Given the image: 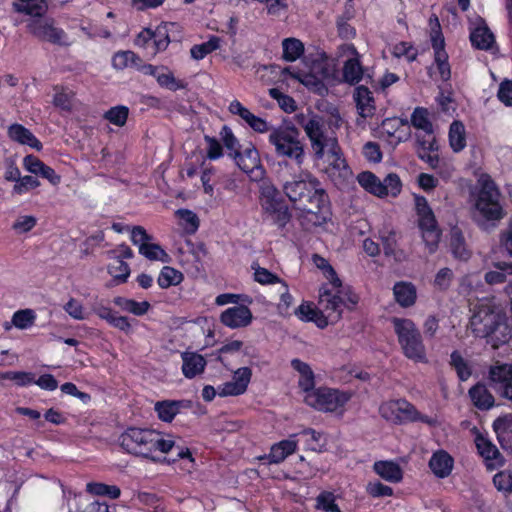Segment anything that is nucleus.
<instances>
[{
  "mask_svg": "<svg viewBox=\"0 0 512 512\" xmlns=\"http://www.w3.org/2000/svg\"><path fill=\"white\" fill-rule=\"evenodd\" d=\"M469 328L475 337L486 340L493 349L512 338V326L506 313L492 300L482 299L470 308Z\"/></svg>",
  "mask_w": 512,
  "mask_h": 512,
  "instance_id": "1",
  "label": "nucleus"
},
{
  "mask_svg": "<svg viewBox=\"0 0 512 512\" xmlns=\"http://www.w3.org/2000/svg\"><path fill=\"white\" fill-rule=\"evenodd\" d=\"M282 188L294 206L307 213H319L327 202V194L321 182L307 170L284 181Z\"/></svg>",
  "mask_w": 512,
  "mask_h": 512,
  "instance_id": "2",
  "label": "nucleus"
},
{
  "mask_svg": "<svg viewBox=\"0 0 512 512\" xmlns=\"http://www.w3.org/2000/svg\"><path fill=\"white\" fill-rule=\"evenodd\" d=\"M174 441L160 432L150 429L129 428L121 436V446L129 453L156 461L153 453L169 452Z\"/></svg>",
  "mask_w": 512,
  "mask_h": 512,
  "instance_id": "3",
  "label": "nucleus"
},
{
  "mask_svg": "<svg viewBox=\"0 0 512 512\" xmlns=\"http://www.w3.org/2000/svg\"><path fill=\"white\" fill-rule=\"evenodd\" d=\"M394 331L403 354L416 363H427L426 347L416 324L407 318L392 319Z\"/></svg>",
  "mask_w": 512,
  "mask_h": 512,
  "instance_id": "4",
  "label": "nucleus"
},
{
  "mask_svg": "<svg viewBox=\"0 0 512 512\" xmlns=\"http://www.w3.org/2000/svg\"><path fill=\"white\" fill-rule=\"evenodd\" d=\"M298 131L294 127H272L268 141L274 147L277 157L294 160L301 166L305 158L304 145L298 138Z\"/></svg>",
  "mask_w": 512,
  "mask_h": 512,
  "instance_id": "5",
  "label": "nucleus"
},
{
  "mask_svg": "<svg viewBox=\"0 0 512 512\" xmlns=\"http://www.w3.org/2000/svg\"><path fill=\"white\" fill-rule=\"evenodd\" d=\"M295 121L305 132L311 152L320 146H329V142L338 139L334 131H329L326 128L323 116L313 111L308 110L296 114Z\"/></svg>",
  "mask_w": 512,
  "mask_h": 512,
  "instance_id": "6",
  "label": "nucleus"
},
{
  "mask_svg": "<svg viewBox=\"0 0 512 512\" xmlns=\"http://www.w3.org/2000/svg\"><path fill=\"white\" fill-rule=\"evenodd\" d=\"M379 413L382 418L393 424L420 421L429 426H436L438 423L436 418L423 415L405 399L383 402L379 407Z\"/></svg>",
  "mask_w": 512,
  "mask_h": 512,
  "instance_id": "7",
  "label": "nucleus"
},
{
  "mask_svg": "<svg viewBox=\"0 0 512 512\" xmlns=\"http://www.w3.org/2000/svg\"><path fill=\"white\" fill-rule=\"evenodd\" d=\"M479 190L476 197L475 207L477 211L487 220H500L504 217L501 205V193L495 182L487 175L478 180Z\"/></svg>",
  "mask_w": 512,
  "mask_h": 512,
  "instance_id": "8",
  "label": "nucleus"
},
{
  "mask_svg": "<svg viewBox=\"0 0 512 512\" xmlns=\"http://www.w3.org/2000/svg\"><path fill=\"white\" fill-rule=\"evenodd\" d=\"M350 398L351 394L348 392L321 387L306 394L304 400L319 411L335 412L342 409Z\"/></svg>",
  "mask_w": 512,
  "mask_h": 512,
  "instance_id": "9",
  "label": "nucleus"
},
{
  "mask_svg": "<svg viewBox=\"0 0 512 512\" xmlns=\"http://www.w3.org/2000/svg\"><path fill=\"white\" fill-rule=\"evenodd\" d=\"M419 216L418 224L422 232V238L430 254L434 253L441 237V231L437 225L435 216L427 204L425 198H418L416 202Z\"/></svg>",
  "mask_w": 512,
  "mask_h": 512,
  "instance_id": "10",
  "label": "nucleus"
},
{
  "mask_svg": "<svg viewBox=\"0 0 512 512\" xmlns=\"http://www.w3.org/2000/svg\"><path fill=\"white\" fill-rule=\"evenodd\" d=\"M131 241L139 248V253L151 261L169 262V255L159 244L152 243L153 236L148 234L144 227L131 228Z\"/></svg>",
  "mask_w": 512,
  "mask_h": 512,
  "instance_id": "11",
  "label": "nucleus"
},
{
  "mask_svg": "<svg viewBox=\"0 0 512 512\" xmlns=\"http://www.w3.org/2000/svg\"><path fill=\"white\" fill-rule=\"evenodd\" d=\"M341 292H343L341 286L329 287L328 284L322 285L319 290L318 306L323 315L327 317L328 323L336 322L341 318L342 304L344 303Z\"/></svg>",
  "mask_w": 512,
  "mask_h": 512,
  "instance_id": "12",
  "label": "nucleus"
},
{
  "mask_svg": "<svg viewBox=\"0 0 512 512\" xmlns=\"http://www.w3.org/2000/svg\"><path fill=\"white\" fill-rule=\"evenodd\" d=\"M318 168L339 188L346 186L353 177L342 150Z\"/></svg>",
  "mask_w": 512,
  "mask_h": 512,
  "instance_id": "13",
  "label": "nucleus"
},
{
  "mask_svg": "<svg viewBox=\"0 0 512 512\" xmlns=\"http://www.w3.org/2000/svg\"><path fill=\"white\" fill-rule=\"evenodd\" d=\"M29 32L35 37L55 45H69L65 31L55 26L53 19H35L28 25Z\"/></svg>",
  "mask_w": 512,
  "mask_h": 512,
  "instance_id": "14",
  "label": "nucleus"
},
{
  "mask_svg": "<svg viewBox=\"0 0 512 512\" xmlns=\"http://www.w3.org/2000/svg\"><path fill=\"white\" fill-rule=\"evenodd\" d=\"M489 380L494 390L512 401V364L495 363L489 369Z\"/></svg>",
  "mask_w": 512,
  "mask_h": 512,
  "instance_id": "15",
  "label": "nucleus"
},
{
  "mask_svg": "<svg viewBox=\"0 0 512 512\" xmlns=\"http://www.w3.org/2000/svg\"><path fill=\"white\" fill-rule=\"evenodd\" d=\"M252 312L245 305H237L223 311L220 321L225 326L236 329L248 326L252 321Z\"/></svg>",
  "mask_w": 512,
  "mask_h": 512,
  "instance_id": "16",
  "label": "nucleus"
},
{
  "mask_svg": "<svg viewBox=\"0 0 512 512\" xmlns=\"http://www.w3.org/2000/svg\"><path fill=\"white\" fill-rule=\"evenodd\" d=\"M475 443L480 455L484 458L486 466L489 470L496 469L503 465L504 460L497 447L491 443L487 438L478 435Z\"/></svg>",
  "mask_w": 512,
  "mask_h": 512,
  "instance_id": "17",
  "label": "nucleus"
},
{
  "mask_svg": "<svg viewBox=\"0 0 512 512\" xmlns=\"http://www.w3.org/2000/svg\"><path fill=\"white\" fill-rule=\"evenodd\" d=\"M23 165L27 171L47 179L52 185H58L61 181V177L56 174L54 169L46 165L34 155L25 156L23 159Z\"/></svg>",
  "mask_w": 512,
  "mask_h": 512,
  "instance_id": "18",
  "label": "nucleus"
},
{
  "mask_svg": "<svg viewBox=\"0 0 512 512\" xmlns=\"http://www.w3.org/2000/svg\"><path fill=\"white\" fill-rule=\"evenodd\" d=\"M181 359L182 373L188 379L195 378L196 376L202 374L207 365L206 359L197 352H182Z\"/></svg>",
  "mask_w": 512,
  "mask_h": 512,
  "instance_id": "19",
  "label": "nucleus"
},
{
  "mask_svg": "<svg viewBox=\"0 0 512 512\" xmlns=\"http://www.w3.org/2000/svg\"><path fill=\"white\" fill-rule=\"evenodd\" d=\"M348 49L351 51L353 57L349 58L344 62L343 65V81L354 85L361 81L363 77V67L360 62V56L354 46H349Z\"/></svg>",
  "mask_w": 512,
  "mask_h": 512,
  "instance_id": "20",
  "label": "nucleus"
},
{
  "mask_svg": "<svg viewBox=\"0 0 512 512\" xmlns=\"http://www.w3.org/2000/svg\"><path fill=\"white\" fill-rule=\"evenodd\" d=\"M396 302L403 308L411 307L417 299V290L413 283L407 281L397 282L393 287Z\"/></svg>",
  "mask_w": 512,
  "mask_h": 512,
  "instance_id": "21",
  "label": "nucleus"
},
{
  "mask_svg": "<svg viewBox=\"0 0 512 512\" xmlns=\"http://www.w3.org/2000/svg\"><path fill=\"white\" fill-rule=\"evenodd\" d=\"M453 463V458L446 451L439 450L432 455L429 467L435 476L445 478L450 475Z\"/></svg>",
  "mask_w": 512,
  "mask_h": 512,
  "instance_id": "22",
  "label": "nucleus"
},
{
  "mask_svg": "<svg viewBox=\"0 0 512 512\" xmlns=\"http://www.w3.org/2000/svg\"><path fill=\"white\" fill-rule=\"evenodd\" d=\"M432 46L435 51V64L440 77L442 80L448 81L451 77V70L448 63V55L444 50V39L439 36L433 37Z\"/></svg>",
  "mask_w": 512,
  "mask_h": 512,
  "instance_id": "23",
  "label": "nucleus"
},
{
  "mask_svg": "<svg viewBox=\"0 0 512 512\" xmlns=\"http://www.w3.org/2000/svg\"><path fill=\"white\" fill-rule=\"evenodd\" d=\"M280 441L271 447L270 453L261 457L260 459H267L269 463H280L286 459L289 455L293 454L297 447V442L292 438Z\"/></svg>",
  "mask_w": 512,
  "mask_h": 512,
  "instance_id": "24",
  "label": "nucleus"
},
{
  "mask_svg": "<svg viewBox=\"0 0 512 512\" xmlns=\"http://www.w3.org/2000/svg\"><path fill=\"white\" fill-rule=\"evenodd\" d=\"M8 136L19 144L29 145L38 151L42 149L41 142L21 124H12L8 128Z\"/></svg>",
  "mask_w": 512,
  "mask_h": 512,
  "instance_id": "25",
  "label": "nucleus"
},
{
  "mask_svg": "<svg viewBox=\"0 0 512 512\" xmlns=\"http://www.w3.org/2000/svg\"><path fill=\"white\" fill-rule=\"evenodd\" d=\"M373 469L382 479L391 483L400 482L403 477L401 467L393 461H377Z\"/></svg>",
  "mask_w": 512,
  "mask_h": 512,
  "instance_id": "26",
  "label": "nucleus"
},
{
  "mask_svg": "<svg viewBox=\"0 0 512 512\" xmlns=\"http://www.w3.org/2000/svg\"><path fill=\"white\" fill-rule=\"evenodd\" d=\"M354 99L359 110V114L366 118L375 112L374 99L371 91L365 86H358L355 89Z\"/></svg>",
  "mask_w": 512,
  "mask_h": 512,
  "instance_id": "27",
  "label": "nucleus"
},
{
  "mask_svg": "<svg viewBox=\"0 0 512 512\" xmlns=\"http://www.w3.org/2000/svg\"><path fill=\"white\" fill-rule=\"evenodd\" d=\"M296 316L304 321H313L319 328L328 325L327 317L323 315L320 307L315 308L310 303H302L296 310Z\"/></svg>",
  "mask_w": 512,
  "mask_h": 512,
  "instance_id": "28",
  "label": "nucleus"
},
{
  "mask_svg": "<svg viewBox=\"0 0 512 512\" xmlns=\"http://www.w3.org/2000/svg\"><path fill=\"white\" fill-rule=\"evenodd\" d=\"M469 395L478 409L488 410L494 406L495 399L484 384L478 383L471 387Z\"/></svg>",
  "mask_w": 512,
  "mask_h": 512,
  "instance_id": "29",
  "label": "nucleus"
},
{
  "mask_svg": "<svg viewBox=\"0 0 512 512\" xmlns=\"http://www.w3.org/2000/svg\"><path fill=\"white\" fill-rule=\"evenodd\" d=\"M234 159L238 167L245 173H252L260 167V157L255 147H248L243 152L239 151Z\"/></svg>",
  "mask_w": 512,
  "mask_h": 512,
  "instance_id": "30",
  "label": "nucleus"
},
{
  "mask_svg": "<svg viewBox=\"0 0 512 512\" xmlns=\"http://www.w3.org/2000/svg\"><path fill=\"white\" fill-rule=\"evenodd\" d=\"M450 249L453 256L461 261H467L471 257L463 233L459 228H453L450 233Z\"/></svg>",
  "mask_w": 512,
  "mask_h": 512,
  "instance_id": "31",
  "label": "nucleus"
},
{
  "mask_svg": "<svg viewBox=\"0 0 512 512\" xmlns=\"http://www.w3.org/2000/svg\"><path fill=\"white\" fill-rule=\"evenodd\" d=\"M472 45L481 50L490 49L494 42V35L487 26H478L470 34Z\"/></svg>",
  "mask_w": 512,
  "mask_h": 512,
  "instance_id": "32",
  "label": "nucleus"
},
{
  "mask_svg": "<svg viewBox=\"0 0 512 512\" xmlns=\"http://www.w3.org/2000/svg\"><path fill=\"white\" fill-rule=\"evenodd\" d=\"M286 73H288L291 77L297 79L303 85L308 87L310 90L318 93L319 95H323L327 91V88L325 87L324 83L312 74L292 72L290 68H284L282 70V74Z\"/></svg>",
  "mask_w": 512,
  "mask_h": 512,
  "instance_id": "33",
  "label": "nucleus"
},
{
  "mask_svg": "<svg viewBox=\"0 0 512 512\" xmlns=\"http://www.w3.org/2000/svg\"><path fill=\"white\" fill-rule=\"evenodd\" d=\"M183 406V401L164 400L155 404V411L159 419L164 422H171Z\"/></svg>",
  "mask_w": 512,
  "mask_h": 512,
  "instance_id": "34",
  "label": "nucleus"
},
{
  "mask_svg": "<svg viewBox=\"0 0 512 512\" xmlns=\"http://www.w3.org/2000/svg\"><path fill=\"white\" fill-rule=\"evenodd\" d=\"M449 144L454 152H460L465 148L466 133L462 122L454 121L450 125Z\"/></svg>",
  "mask_w": 512,
  "mask_h": 512,
  "instance_id": "35",
  "label": "nucleus"
},
{
  "mask_svg": "<svg viewBox=\"0 0 512 512\" xmlns=\"http://www.w3.org/2000/svg\"><path fill=\"white\" fill-rule=\"evenodd\" d=\"M338 139L329 142V146H320L313 152H311L312 160L316 167H320L325 161L336 156L341 151Z\"/></svg>",
  "mask_w": 512,
  "mask_h": 512,
  "instance_id": "36",
  "label": "nucleus"
},
{
  "mask_svg": "<svg viewBox=\"0 0 512 512\" xmlns=\"http://www.w3.org/2000/svg\"><path fill=\"white\" fill-rule=\"evenodd\" d=\"M357 180L361 187L367 192L378 197H383L382 181L372 172L366 171L360 173L357 176Z\"/></svg>",
  "mask_w": 512,
  "mask_h": 512,
  "instance_id": "37",
  "label": "nucleus"
},
{
  "mask_svg": "<svg viewBox=\"0 0 512 512\" xmlns=\"http://www.w3.org/2000/svg\"><path fill=\"white\" fill-rule=\"evenodd\" d=\"M449 365L455 370L460 381H466L472 375L471 366L458 350L451 353Z\"/></svg>",
  "mask_w": 512,
  "mask_h": 512,
  "instance_id": "38",
  "label": "nucleus"
},
{
  "mask_svg": "<svg viewBox=\"0 0 512 512\" xmlns=\"http://www.w3.org/2000/svg\"><path fill=\"white\" fill-rule=\"evenodd\" d=\"M17 12L25 13L33 17H38L45 14L47 11V4L44 0H28L26 2H18L13 4Z\"/></svg>",
  "mask_w": 512,
  "mask_h": 512,
  "instance_id": "39",
  "label": "nucleus"
},
{
  "mask_svg": "<svg viewBox=\"0 0 512 512\" xmlns=\"http://www.w3.org/2000/svg\"><path fill=\"white\" fill-rule=\"evenodd\" d=\"M54 90V106L64 111H71L74 104L75 93L71 89L66 87L56 86Z\"/></svg>",
  "mask_w": 512,
  "mask_h": 512,
  "instance_id": "40",
  "label": "nucleus"
},
{
  "mask_svg": "<svg viewBox=\"0 0 512 512\" xmlns=\"http://www.w3.org/2000/svg\"><path fill=\"white\" fill-rule=\"evenodd\" d=\"M221 46V39L217 36H212L207 42L197 44L191 47L190 54L195 60H201L208 54L219 49Z\"/></svg>",
  "mask_w": 512,
  "mask_h": 512,
  "instance_id": "41",
  "label": "nucleus"
},
{
  "mask_svg": "<svg viewBox=\"0 0 512 512\" xmlns=\"http://www.w3.org/2000/svg\"><path fill=\"white\" fill-rule=\"evenodd\" d=\"M183 280V274L170 266H164L159 274L157 279L158 285L167 289L171 286H176L180 284Z\"/></svg>",
  "mask_w": 512,
  "mask_h": 512,
  "instance_id": "42",
  "label": "nucleus"
},
{
  "mask_svg": "<svg viewBox=\"0 0 512 512\" xmlns=\"http://www.w3.org/2000/svg\"><path fill=\"white\" fill-rule=\"evenodd\" d=\"M313 264L320 269L324 276L329 280V285L333 287H340L341 280L338 278L334 268L329 264V262L322 256L318 254H314L312 256Z\"/></svg>",
  "mask_w": 512,
  "mask_h": 512,
  "instance_id": "43",
  "label": "nucleus"
},
{
  "mask_svg": "<svg viewBox=\"0 0 512 512\" xmlns=\"http://www.w3.org/2000/svg\"><path fill=\"white\" fill-rule=\"evenodd\" d=\"M283 58L286 61L297 60L304 52L303 43L296 38H286L282 42Z\"/></svg>",
  "mask_w": 512,
  "mask_h": 512,
  "instance_id": "44",
  "label": "nucleus"
},
{
  "mask_svg": "<svg viewBox=\"0 0 512 512\" xmlns=\"http://www.w3.org/2000/svg\"><path fill=\"white\" fill-rule=\"evenodd\" d=\"M113 260L112 263L108 265V273L117 281L124 283L127 281L130 275V267L124 262L122 259L118 258H110Z\"/></svg>",
  "mask_w": 512,
  "mask_h": 512,
  "instance_id": "45",
  "label": "nucleus"
},
{
  "mask_svg": "<svg viewBox=\"0 0 512 512\" xmlns=\"http://www.w3.org/2000/svg\"><path fill=\"white\" fill-rule=\"evenodd\" d=\"M157 82L160 86L172 91L185 88L184 82L182 80L176 79L173 73L164 66L162 67L159 75H157Z\"/></svg>",
  "mask_w": 512,
  "mask_h": 512,
  "instance_id": "46",
  "label": "nucleus"
},
{
  "mask_svg": "<svg viewBox=\"0 0 512 512\" xmlns=\"http://www.w3.org/2000/svg\"><path fill=\"white\" fill-rule=\"evenodd\" d=\"M139 57L132 51L117 52L112 59V65L118 70L138 65Z\"/></svg>",
  "mask_w": 512,
  "mask_h": 512,
  "instance_id": "47",
  "label": "nucleus"
},
{
  "mask_svg": "<svg viewBox=\"0 0 512 512\" xmlns=\"http://www.w3.org/2000/svg\"><path fill=\"white\" fill-rule=\"evenodd\" d=\"M278 195H279V192L273 185H269V184L263 185L261 187L262 208L265 211L275 209V206L281 204L277 200Z\"/></svg>",
  "mask_w": 512,
  "mask_h": 512,
  "instance_id": "48",
  "label": "nucleus"
},
{
  "mask_svg": "<svg viewBox=\"0 0 512 512\" xmlns=\"http://www.w3.org/2000/svg\"><path fill=\"white\" fill-rule=\"evenodd\" d=\"M87 490L92 494L108 496L111 499H117L121 494L119 487L104 483H89L87 484Z\"/></svg>",
  "mask_w": 512,
  "mask_h": 512,
  "instance_id": "49",
  "label": "nucleus"
},
{
  "mask_svg": "<svg viewBox=\"0 0 512 512\" xmlns=\"http://www.w3.org/2000/svg\"><path fill=\"white\" fill-rule=\"evenodd\" d=\"M412 125L424 133L433 132L432 123L428 119V112L424 108H416L411 116Z\"/></svg>",
  "mask_w": 512,
  "mask_h": 512,
  "instance_id": "50",
  "label": "nucleus"
},
{
  "mask_svg": "<svg viewBox=\"0 0 512 512\" xmlns=\"http://www.w3.org/2000/svg\"><path fill=\"white\" fill-rule=\"evenodd\" d=\"M251 268L254 270V280L262 285L281 283L283 281L268 269L260 267L258 263H253Z\"/></svg>",
  "mask_w": 512,
  "mask_h": 512,
  "instance_id": "51",
  "label": "nucleus"
},
{
  "mask_svg": "<svg viewBox=\"0 0 512 512\" xmlns=\"http://www.w3.org/2000/svg\"><path fill=\"white\" fill-rule=\"evenodd\" d=\"M269 95L278 102L280 108L286 113H292L296 110L295 100L291 96L282 93L279 89H269Z\"/></svg>",
  "mask_w": 512,
  "mask_h": 512,
  "instance_id": "52",
  "label": "nucleus"
},
{
  "mask_svg": "<svg viewBox=\"0 0 512 512\" xmlns=\"http://www.w3.org/2000/svg\"><path fill=\"white\" fill-rule=\"evenodd\" d=\"M402 188L400 178L397 174L390 173L382 181V190L384 196H397Z\"/></svg>",
  "mask_w": 512,
  "mask_h": 512,
  "instance_id": "53",
  "label": "nucleus"
},
{
  "mask_svg": "<svg viewBox=\"0 0 512 512\" xmlns=\"http://www.w3.org/2000/svg\"><path fill=\"white\" fill-rule=\"evenodd\" d=\"M37 225V218L33 215H19L12 224L17 234L30 232Z\"/></svg>",
  "mask_w": 512,
  "mask_h": 512,
  "instance_id": "54",
  "label": "nucleus"
},
{
  "mask_svg": "<svg viewBox=\"0 0 512 512\" xmlns=\"http://www.w3.org/2000/svg\"><path fill=\"white\" fill-rule=\"evenodd\" d=\"M129 109L126 106H116L105 113V118L116 126H123L128 118Z\"/></svg>",
  "mask_w": 512,
  "mask_h": 512,
  "instance_id": "55",
  "label": "nucleus"
},
{
  "mask_svg": "<svg viewBox=\"0 0 512 512\" xmlns=\"http://www.w3.org/2000/svg\"><path fill=\"white\" fill-rule=\"evenodd\" d=\"M316 508L326 512H341L331 492H322L316 498Z\"/></svg>",
  "mask_w": 512,
  "mask_h": 512,
  "instance_id": "56",
  "label": "nucleus"
},
{
  "mask_svg": "<svg viewBox=\"0 0 512 512\" xmlns=\"http://www.w3.org/2000/svg\"><path fill=\"white\" fill-rule=\"evenodd\" d=\"M40 186V182L33 176L20 177L15 183L12 193L22 195Z\"/></svg>",
  "mask_w": 512,
  "mask_h": 512,
  "instance_id": "57",
  "label": "nucleus"
},
{
  "mask_svg": "<svg viewBox=\"0 0 512 512\" xmlns=\"http://www.w3.org/2000/svg\"><path fill=\"white\" fill-rule=\"evenodd\" d=\"M35 320V314L30 309L19 310L14 313L12 323L19 329H26L30 327Z\"/></svg>",
  "mask_w": 512,
  "mask_h": 512,
  "instance_id": "58",
  "label": "nucleus"
},
{
  "mask_svg": "<svg viewBox=\"0 0 512 512\" xmlns=\"http://www.w3.org/2000/svg\"><path fill=\"white\" fill-rule=\"evenodd\" d=\"M493 483L497 490L511 493L512 491V472L505 470L497 473L493 477Z\"/></svg>",
  "mask_w": 512,
  "mask_h": 512,
  "instance_id": "59",
  "label": "nucleus"
},
{
  "mask_svg": "<svg viewBox=\"0 0 512 512\" xmlns=\"http://www.w3.org/2000/svg\"><path fill=\"white\" fill-rule=\"evenodd\" d=\"M380 238L386 255H394L397 247L396 233L393 230L381 231Z\"/></svg>",
  "mask_w": 512,
  "mask_h": 512,
  "instance_id": "60",
  "label": "nucleus"
},
{
  "mask_svg": "<svg viewBox=\"0 0 512 512\" xmlns=\"http://www.w3.org/2000/svg\"><path fill=\"white\" fill-rule=\"evenodd\" d=\"M392 53L398 58L405 56L409 61L415 60L417 56L416 50L408 42H400L394 45Z\"/></svg>",
  "mask_w": 512,
  "mask_h": 512,
  "instance_id": "61",
  "label": "nucleus"
},
{
  "mask_svg": "<svg viewBox=\"0 0 512 512\" xmlns=\"http://www.w3.org/2000/svg\"><path fill=\"white\" fill-rule=\"evenodd\" d=\"M366 489L368 494L374 498L391 496L393 494V489L391 487L384 485L379 481L368 483Z\"/></svg>",
  "mask_w": 512,
  "mask_h": 512,
  "instance_id": "62",
  "label": "nucleus"
},
{
  "mask_svg": "<svg viewBox=\"0 0 512 512\" xmlns=\"http://www.w3.org/2000/svg\"><path fill=\"white\" fill-rule=\"evenodd\" d=\"M499 100L506 106H512V81L504 80L500 83L498 94Z\"/></svg>",
  "mask_w": 512,
  "mask_h": 512,
  "instance_id": "63",
  "label": "nucleus"
},
{
  "mask_svg": "<svg viewBox=\"0 0 512 512\" xmlns=\"http://www.w3.org/2000/svg\"><path fill=\"white\" fill-rule=\"evenodd\" d=\"M499 243L500 247L512 258V221L509 222L507 228L501 231Z\"/></svg>",
  "mask_w": 512,
  "mask_h": 512,
  "instance_id": "64",
  "label": "nucleus"
}]
</instances>
